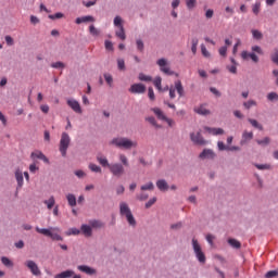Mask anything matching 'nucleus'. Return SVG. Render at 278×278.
<instances>
[{"instance_id":"13","label":"nucleus","mask_w":278,"mask_h":278,"mask_svg":"<svg viewBox=\"0 0 278 278\" xmlns=\"http://www.w3.org/2000/svg\"><path fill=\"white\" fill-rule=\"evenodd\" d=\"M241 59L243 61H248L251 59L254 63H258V58L255 53H249L248 51H242L241 52Z\"/></svg>"},{"instance_id":"49","label":"nucleus","mask_w":278,"mask_h":278,"mask_svg":"<svg viewBox=\"0 0 278 278\" xmlns=\"http://www.w3.org/2000/svg\"><path fill=\"white\" fill-rule=\"evenodd\" d=\"M186 5H187L188 10H193V8H195V5H197V1L195 0H186Z\"/></svg>"},{"instance_id":"3","label":"nucleus","mask_w":278,"mask_h":278,"mask_svg":"<svg viewBox=\"0 0 278 278\" xmlns=\"http://www.w3.org/2000/svg\"><path fill=\"white\" fill-rule=\"evenodd\" d=\"M35 229H36L37 233H41L42 236H48V238H51V240H56L58 242L64 240L62 238V236H60L58 232H55V231H60V228H58V227L40 228L37 226Z\"/></svg>"},{"instance_id":"15","label":"nucleus","mask_w":278,"mask_h":278,"mask_svg":"<svg viewBox=\"0 0 278 278\" xmlns=\"http://www.w3.org/2000/svg\"><path fill=\"white\" fill-rule=\"evenodd\" d=\"M15 179L17 181L16 190H21V188H23L24 185L23 172L21 169H17L15 172Z\"/></svg>"},{"instance_id":"54","label":"nucleus","mask_w":278,"mask_h":278,"mask_svg":"<svg viewBox=\"0 0 278 278\" xmlns=\"http://www.w3.org/2000/svg\"><path fill=\"white\" fill-rule=\"evenodd\" d=\"M114 25L115 27H123V18L121 16H116L114 18Z\"/></svg>"},{"instance_id":"39","label":"nucleus","mask_w":278,"mask_h":278,"mask_svg":"<svg viewBox=\"0 0 278 278\" xmlns=\"http://www.w3.org/2000/svg\"><path fill=\"white\" fill-rule=\"evenodd\" d=\"M248 121L252 125V127H254L261 131L263 130V126L261 124H258V122L256 119L249 118Z\"/></svg>"},{"instance_id":"62","label":"nucleus","mask_w":278,"mask_h":278,"mask_svg":"<svg viewBox=\"0 0 278 278\" xmlns=\"http://www.w3.org/2000/svg\"><path fill=\"white\" fill-rule=\"evenodd\" d=\"M30 23L31 25H38V23H40V18H38V16L30 15Z\"/></svg>"},{"instance_id":"63","label":"nucleus","mask_w":278,"mask_h":278,"mask_svg":"<svg viewBox=\"0 0 278 278\" xmlns=\"http://www.w3.org/2000/svg\"><path fill=\"white\" fill-rule=\"evenodd\" d=\"M252 51L260 55H263V51H262L261 47H258V46H253Z\"/></svg>"},{"instance_id":"58","label":"nucleus","mask_w":278,"mask_h":278,"mask_svg":"<svg viewBox=\"0 0 278 278\" xmlns=\"http://www.w3.org/2000/svg\"><path fill=\"white\" fill-rule=\"evenodd\" d=\"M74 175H76V177H78V179H84V177H86V172L78 169V170L74 172Z\"/></svg>"},{"instance_id":"64","label":"nucleus","mask_w":278,"mask_h":278,"mask_svg":"<svg viewBox=\"0 0 278 278\" xmlns=\"http://www.w3.org/2000/svg\"><path fill=\"white\" fill-rule=\"evenodd\" d=\"M260 8H261V3L260 2H256L254 5H253V12L257 15L258 12H260Z\"/></svg>"},{"instance_id":"38","label":"nucleus","mask_w":278,"mask_h":278,"mask_svg":"<svg viewBox=\"0 0 278 278\" xmlns=\"http://www.w3.org/2000/svg\"><path fill=\"white\" fill-rule=\"evenodd\" d=\"M228 243L233 248V249H240L241 243L237 239H228Z\"/></svg>"},{"instance_id":"32","label":"nucleus","mask_w":278,"mask_h":278,"mask_svg":"<svg viewBox=\"0 0 278 278\" xmlns=\"http://www.w3.org/2000/svg\"><path fill=\"white\" fill-rule=\"evenodd\" d=\"M139 81H143V83H151L152 81V77L149 75H146L144 73H140L138 76Z\"/></svg>"},{"instance_id":"59","label":"nucleus","mask_w":278,"mask_h":278,"mask_svg":"<svg viewBox=\"0 0 278 278\" xmlns=\"http://www.w3.org/2000/svg\"><path fill=\"white\" fill-rule=\"evenodd\" d=\"M97 1L96 0H90V1H83V5H85V8H92V5H96Z\"/></svg>"},{"instance_id":"14","label":"nucleus","mask_w":278,"mask_h":278,"mask_svg":"<svg viewBox=\"0 0 278 278\" xmlns=\"http://www.w3.org/2000/svg\"><path fill=\"white\" fill-rule=\"evenodd\" d=\"M193 111L195 114L200 116H207L211 114L210 110H207L204 104L194 108Z\"/></svg>"},{"instance_id":"19","label":"nucleus","mask_w":278,"mask_h":278,"mask_svg":"<svg viewBox=\"0 0 278 278\" xmlns=\"http://www.w3.org/2000/svg\"><path fill=\"white\" fill-rule=\"evenodd\" d=\"M78 270H80V273H85L86 275H96L97 274V270L94 268L87 266V265H79Z\"/></svg>"},{"instance_id":"30","label":"nucleus","mask_w":278,"mask_h":278,"mask_svg":"<svg viewBox=\"0 0 278 278\" xmlns=\"http://www.w3.org/2000/svg\"><path fill=\"white\" fill-rule=\"evenodd\" d=\"M89 34H91V36H94L97 38V37L101 36V30H99V28L94 27V25H90Z\"/></svg>"},{"instance_id":"36","label":"nucleus","mask_w":278,"mask_h":278,"mask_svg":"<svg viewBox=\"0 0 278 278\" xmlns=\"http://www.w3.org/2000/svg\"><path fill=\"white\" fill-rule=\"evenodd\" d=\"M51 68L64 70L66 65L62 61H58L51 64Z\"/></svg>"},{"instance_id":"6","label":"nucleus","mask_w":278,"mask_h":278,"mask_svg":"<svg viewBox=\"0 0 278 278\" xmlns=\"http://www.w3.org/2000/svg\"><path fill=\"white\" fill-rule=\"evenodd\" d=\"M192 247H193V251L195 253L198 261L200 263L204 264L206 261L205 254L202 252V249H201L200 244L198 243L197 239H192Z\"/></svg>"},{"instance_id":"37","label":"nucleus","mask_w":278,"mask_h":278,"mask_svg":"<svg viewBox=\"0 0 278 278\" xmlns=\"http://www.w3.org/2000/svg\"><path fill=\"white\" fill-rule=\"evenodd\" d=\"M154 87L161 92L162 91V78L160 76L155 77L153 80Z\"/></svg>"},{"instance_id":"35","label":"nucleus","mask_w":278,"mask_h":278,"mask_svg":"<svg viewBox=\"0 0 278 278\" xmlns=\"http://www.w3.org/2000/svg\"><path fill=\"white\" fill-rule=\"evenodd\" d=\"M257 144L261 147H267L270 143V138L269 137H265L264 139H257L256 140Z\"/></svg>"},{"instance_id":"34","label":"nucleus","mask_w":278,"mask_h":278,"mask_svg":"<svg viewBox=\"0 0 278 278\" xmlns=\"http://www.w3.org/2000/svg\"><path fill=\"white\" fill-rule=\"evenodd\" d=\"M117 70L119 72H125L127 70V67L125 66V60L117 59Z\"/></svg>"},{"instance_id":"43","label":"nucleus","mask_w":278,"mask_h":278,"mask_svg":"<svg viewBox=\"0 0 278 278\" xmlns=\"http://www.w3.org/2000/svg\"><path fill=\"white\" fill-rule=\"evenodd\" d=\"M79 233H81L80 229L70 228L68 231L66 232V236H79Z\"/></svg>"},{"instance_id":"2","label":"nucleus","mask_w":278,"mask_h":278,"mask_svg":"<svg viewBox=\"0 0 278 278\" xmlns=\"http://www.w3.org/2000/svg\"><path fill=\"white\" fill-rule=\"evenodd\" d=\"M119 213L122 217L126 218L130 227L136 228V225H137L136 217H134V213H131V208L126 202L119 203Z\"/></svg>"},{"instance_id":"55","label":"nucleus","mask_w":278,"mask_h":278,"mask_svg":"<svg viewBox=\"0 0 278 278\" xmlns=\"http://www.w3.org/2000/svg\"><path fill=\"white\" fill-rule=\"evenodd\" d=\"M278 276V271L277 270H269L266 273L265 278H275Z\"/></svg>"},{"instance_id":"4","label":"nucleus","mask_w":278,"mask_h":278,"mask_svg":"<svg viewBox=\"0 0 278 278\" xmlns=\"http://www.w3.org/2000/svg\"><path fill=\"white\" fill-rule=\"evenodd\" d=\"M105 166L110 169L111 174L116 178H121L125 175V166L121 163L110 164L108 160H105Z\"/></svg>"},{"instance_id":"5","label":"nucleus","mask_w":278,"mask_h":278,"mask_svg":"<svg viewBox=\"0 0 278 278\" xmlns=\"http://www.w3.org/2000/svg\"><path fill=\"white\" fill-rule=\"evenodd\" d=\"M68 147H71V136H68V132H63L59 148L62 157H66V151H68Z\"/></svg>"},{"instance_id":"61","label":"nucleus","mask_w":278,"mask_h":278,"mask_svg":"<svg viewBox=\"0 0 278 278\" xmlns=\"http://www.w3.org/2000/svg\"><path fill=\"white\" fill-rule=\"evenodd\" d=\"M148 97L151 101L155 100V96H154V91H153L152 87H149V89H148Z\"/></svg>"},{"instance_id":"23","label":"nucleus","mask_w":278,"mask_h":278,"mask_svg":"<svg viewBox=\"0 0 278 278\" xmlns=\"http://www.w3.org/2000/svg\"><path fill=\"white\" fill-rule=\"evenodd\" d=\"M230 62L232 65H228L227 66V71L232 74V75H236L237 74V66H238V63L236 62V60L233 58H230Z\"/></svg>"},{"instance_id":"11","label":"nucleus","mask_w":278,"mask_h":278,"mask_svg":"<svg viewBox=\"0 0 278 278\" xmlns=\"http://www.w3.org/2000/svg\"><path fill=\"white\" fill-rule=\"evenodd\" d=\"M67 105L76 112V114H81V105L79 102L75 99H68L67 100Z\"/></svg>"},{"instance_id":"53","label":"nucleus","mask_w":278,"mask_h":278,"mask_svg":"<svg viewBox=\"0 0 278 278\" xmlns=\"http://www.w3.org/2000/svg\"><path fill=\"white\" fill-rule=\"evenodd\" d=\"M242 138L244 139V141H248V140H252L253 139V132L250 131H244L243 135H242Z\"/></svg>"},{"instance_id":"60","label":"nucleus","mask_w":278,"mask_h":278,"mask_svg":"<svg viewBox=\"0 0 278 278\" xmlns=\"http://www.w3.org/2000/svg\"><path fill=\"white\" fill-rule=\"evenodd\" d=\"M218 52H219L220 56L226 58V55H227V47L226 46L220 47Z\"/></svg>"},{"instance_id":"20","label":"nucleus","mask_w":278,"mask_h":278,"mask_svg":"<svg viewBox=\"0 0 278 278\" xmlns=\"http://www.w3.org/2000/svg\"><path fill=\"white\" fill-rule=\"evenodd\" d=\"M30 157L34 160L37 157V160H42V162H45L46 164H49V159H47V156L45 155V153H42L41 151H37V152H33L30 154Z\"/></svg>"},{"instance_id":"57","label":"nucleus","mask_w":278,"mask_h":278,"mask_svg":"<svg viewBox=\"0 0 278 278\" xmlns=\"http://www.w3.org/2000/svg\"><path fill=\"white\" fill-rule=\"evenodd\" d=\"M64 14L63 13H55L53 15H49L48 18H50L51 21H55L58 18H63Z\"/></svg>"},{"instance_id":"17","label":"nucleus","mask_w":278,"mask_h":278,"mask_svg":"<svg viewBox=\"0 0 278 278\" xmlns=\"http://www.w3.org/2000/svg\"><path fill=\"white\" fill-rule=\"evenodd\" d=\"M75 23L76 25H81V23H94V17L92 15L77 17Z\"/></svg>"},{"instance_id":"1","label":"nucleus","mask_w":278,"mask_h":278,"mask_svg":"<svg viewBox=\"0 0 278 278\" xmlns=\"http://www.w3.org/2000/svg\"><path fill=\"white\" fill-rule=\"evenodd\" d=\"M109 144L126 151L138 148V141H134L127 137H115L109 142Z\"/></svg>"},{"instance_id":"7","label":"nucleus","mask_w":278,"mask_h":278,"mask_svg":"<svg viewBox=\"0 0 278 278\" xmlns=\"http://www.w3.org/2000/svg\"><path fill=\"white\" fill-rule=\"evenodd\" d=\"M25 266L28 267L34 277H40V275H42V271H40V267H38V264H36V262L28 260L25 262Z\"/></svg>"},{"instance_id":"44","label":"nucleus","mask_w":278,"mask_h":278,"mask_svg":"<svg viewBox=\"0 0 278 278\" xmlns=\"http://www.w3.org/2000/svg\"><path fill=\"white\" fill-rule=\"evenodd\" d=\"M252 35L255 40H262L263 34L257 29H252Z\"/></svg>"},{"instance_id":"47","label":"nucleus","mask_w":278,"mask_h":278,"mask_svg":"<svg viewBox=\"0 0 278 278\" xmlns=\"http://www.w3.org/2000/svg\"><path fill=\"white\" fill-rule=\"evenodd\" d=\"M201 53H202L203 58H205V59H210L211 58L210 52L206 50V48H205V46L203 43L201 45Z\"/></svg>"},{"instance_id":"50","label":"nucleus","mask_w":278,"mask_h":278,"mask_svg":"<svg viewBox=\"0 0 278 278\" xmlns=\"http://www.w3.org/2000/svg\"><path fill=\"white\" fill-rule=\"evenodd\" d=\"M271 62L278 66V49L274 50V53L271 54Z\"/></svg>"},{"instance_id":"40","label":"nucleus","mask_w":278,"mask_h":278,"mask_svg":"<svg viewBox=\"0 0 278 278\" xmlns=\"http://www.w3.org/2000/svg\"><path fill=\"white\" fill-rule=\"evenodd\" d=\"M89 225L91 227H93L94 229H99V228L103 227V224L97 219L89 220Z\"/></svg>"},{"instance_id":"12","label":"nucleus","mask_w":278,"mask_h":278,"mask_svg":"<svg viewBox=\"0 0 278 278\" xmlns=\"http://www.w3.org/2000/svg\"><path fill=\"white\" fill-rule=\"evenodd\" d=\"M80 233H83V236H85V238H90L92 236V226L83 224L80 226Z\"/></svg>"},{"instance_id":"29","label":"nucleus","mask_w":278,"mask_h":278,"mask_svg":"<svg viewBox=\"0 0 278 278\" xmlns=\"http://www.w3.org/2000/svg\"><path fill=\"white\" fill-rule=\"evenodd\" d=\"M118 160L122 162V166L129 167V159H127V155L121 153Z\"/></svg>"},{"instance_id":"10","label":"nucleus","mask_w":278,"mask_h":278,"mask_svg":"<svg viewBox=\"0 0 278 278\" xmlns=\"http://www.w3.org/2000/svg\"><path fill=\"white\" fill-rule=\"evenodd\" d=\"M190 140L197 144V146H205L206 141L202 138V135L200 131H198L197 134L191 132L190 134Z\"/></svg>"},{"instance_id":"18","label":"nucleus","mask_w":278,"mask_h":278,"mask_svg":"<svg viewBox=\"0 0 278 278\" xmlns=\"http://www.w3.org/2000/svg\"><path fill=\"white\" fill-rule=\"evenodd\" d=\"M204 130L206 132H208L210 135H212V136H222V135H224V129L223 128H212V127L205 126Z\"/></svg>"},{"instance_id":"9","label":"nucleus","mask_w":278,"mask_h":278,"mask_svg":"<svg viewBox=\"0 0 278 278\" xmlns=\"http://www.w3.org/2000/svg\"><path fill=\"white\" fill-rule=\"evenodd\" d=\"M129 92L132 94H144L147 92V86L143 84L131 85Z\"/></svg>"},{"instance_id":"28","label":"nucleus","mask_w":278,"mask_h":278,"mask_svg":"<svg viewBox=\"0 0 278 278\" xmlns=\"http://www.w3.org/2000/svg\"><path fill=\"white\" fill-rule=\"evenodd\" d=\"M152 112L156 115L157 119H160V121L166 119V116L164 115V113L162 112L161 109L154 108V109H152Z\"/></svg>"},{"instance_id":"8","label":"nucleus","mask_w":278,"mask_h":278,"mask_svg":"<svg viewBox=\"0 0 278 278\" xmlns=\"http://www.w3.org/2000/svg\"><path fill=\"white\" fill-rule=\"evenodd\" d=\"M157 66L160 67V71L167 75V76H173L174 73L170 71L169 66L167 65V62L165 59H160L157 60Z\"/></svg>"},{"instance_id":"25","label":"nucleus","mask_w":278,"mask_h":278,"mask_svg":"<svg viewBox=\"0 0 278 278\" xmlns=\"http://www.w3.org/2000/svg\"><path fill=\"white\" fill-rule=\"evenodd\" d=\"M175 91H177V93L179 94V98L184 97V87L181 85L180 80L175 81Z\"/></svg>"},{"instance_id":"24","label":"nucleus","mask_w":278,"mask_h":278,"mask_svg":"<svg viewBox=\"0 0 278 278\" xmlns=\"http://www.w3.org/2000/svg\"><path fill=\"white\" fill-rule=\"evenodd\" d=\"M67 203L71 207H75L77 205V198H75V194L70 193L66 195Z\"/></svg>"},{"instance_id":"33","label":"nucleus","mask_w":278,"mask_h":278,"mask_svg":"<svg viewBox=\"0 0 278 278\" xmlns=\"http://www.w3.org/2000/svg\"><path fill=\"white\" fill-rule=\"evenodd\" d=\"M256 105H257V103H256L255 100H249L247 102H243V106H244L245 110H250V109H252Z\"/></svg>"},{"instance_id":"42","label":"nucleus","mask_w":278,"mask_h":278,"mask_svg":"<svg viewBox=\"0 0 278 278\" xmlns=\"http://www.w3.org/2000/svg\"><path fill=\"white\" fill-rule=\"evenodd\" d=\"M153 190H154V185L151 181L141 186V191H153Z\"/></svg>"},{"instance_id":"16","label":"nucleus","mask_w":278,"mask_h":278,"mask_svg":"<svg viewBox=\"0 0 278 278\" xmlns=\"http://www.w3.org/2000/svg\"><path fill=\"white\" fill-rule=\"evenodd\" d=\"M201 160H213L215 157V154L210 149H204L203 152L199 155Z\"/></svg>"},{"instance_id":"51","label":"nucleus","mask_w":278,"mask_h":278,"mask_svg":"<svg viewBox=\"0 0 278 278\" xmlns=\"http://www.w3.org/2000/svg\"><path fill=\"white\" fill-rule=\"evenodd\" d=\"M137 200L144 202V201L149 200V194L144 193V192L137 194Z\"/></svg>"},{"instance_id":"22","label":"nucleus","mask_w":278,"mask_h":278,"mask_svg":"<svg viewBox=\"0 0 278 278\" xmlns=\"http://www.w3.org/2000/svg\"><path fill=\"white\" fill-rule=\"evenodd\" d=\"M73 275H75V271L72 270V269H67V270H65V271H62V273H60V274H56V275L54 276V278H71V277H73Z\"/></svg>"},{"instance_id":"31","label":"nucleus","mask_w":278,"mask_h":278,"mask_svg":"<svg viewBox=\"0 0 278 278\" xmlns=\"http://www.w3.org/2000/svg\"><path fill=\"white\" fill-rule=\"evenodd\" d=\"M43 203L47 205L48 210H53V205H55V198L50 197L49 200H45Z\"/></svg>"},{"instance_id":"21","label":"nucleus","mask_w":278,"mask_h":278,"mask_svg":"<svg viewBox=\"0 0 278 278\" xmlns=\"http://www.w3.org/2000/svg\"><path fill=\"white\" fill-rule=\"evenodd\" d=\"M156 187L161 192H165L168 190V184L166 182L165 179H159L156 181Z\"/></svg>"},{"instance_id":"56","label":"nucleus","mask_w":278,"mask_h":278,"mask_svg":"<svg viewBox=\"0 0 278 278\" xmlns=\"http://www.w3.org/2000/svg\"><path fill=\"white\" fill-rule=\"evenodd\" d=\"M156 202V198L153 197L151 198L147 203H146V208L149 210L151 206H153Z\"/></svg>"},{"instance_id":"27","label":"nucleus","mask_w":278,"mask_h":278,"mask_svg":"<svg viewBox=\"0 0 278 278\" xmlns=\"http://www.w3.org/2000/svg\"><path fill=\"white\" fill-rule=\"evenodd\" d=\"M1 263L3 264V266H5L7 268H13L14 267V262H12L9 257L7 256H2L1 257Z\"/></svg>"},{"instance_id":"26","label":"nucleus","mask_w":278,"mask_h":278,"mask_svg":"<svg viewBox=\"0 0 278 278\" xmlns=\"http://www.w3.org/2000/svg\"><path fill=\"white\" fill-rule=\"evenodd\" d=\"M115 35L121 40H125L127 38V36L125 35V28L123 26L117 27Z\"/></svg>"},{"instance_id":"41","label":"nucleus","mask_w":278,"mask_h":278,"mask_svg":"<svg viewBox=\"0 0 278 278\" xmlns=\"http://www.w3.org/2000/svg\"><path fill=\"white\" fill-rule=\"evenodd\" d=\"M267 100L269 102H278V93L277 92H269L267 94Z\"/></svg>"},{"instance_id":"48","label":"nucleus","mask_w":278,"mask_h":278,"mask_svg":"<svg viewBox=\"0 0 278 278\" xmlns=\"http://www.w3.org/2000/svg\"><path fill=\"white\" fill-rule=\"evenodd\" d=\"M4 40H5L7 45H8V47H14V38H12V36L7 35L4 37Z\"/></svg>"},{"instance_id":"52","label":"nucleus","mask_w":278,"mask_h":278,"mask_svg":"<svg viewBox=\"0 0 278 278\" xmlns=\"http://www.w3.org/2000/svg\"><path fill=\"white\" fill-rule=\"evenodd\" d=\"M255 167L258 170H268V169H270V165H268V164H256Z\"/></svg>"},{"instance_id":"45","label":"nucleus","mask_w":278,"mask_h":278,"mask_svg":"<svg viewBox=\"0 0 278 278\" xmlns=\"http://www.w3.org/2000/svg\"><path fill=\"white\" fill-rule=\"evenodd\" d=\"M89 169H90L92 173H101V167L98 166L97 164H93V163H90V164H89Z\"/></svg>"},{"instance_id":"46","label":"nucleus","mask_w":278,"mask_h":278,"mask_svg":"<svg viewBox=\"0 0 278 278\" xmlns=\"http://www.w3.org/2000/svg\"><path fill=\"white\" fill-rule=\"evenodd\" d=\"M146 121L149 124H151L153 127L161 128V126L156 124V121H155V118L153 116L147 117Z\"/></svg>"}]
</instances>
